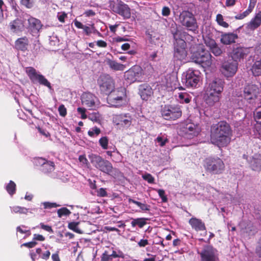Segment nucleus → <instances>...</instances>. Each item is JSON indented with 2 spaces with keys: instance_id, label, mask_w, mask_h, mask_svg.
I'll return each mask as SVG.
<instances>
[{
  "instance_id": "nucleus-52",
  "label": "nucleus",
  "mask_w": 261,
  "mask_h": 261,
  "mask_svg": "<svg viewBox=\"0 0 261 261\" xmlns=\"http://www.w3.org/2000/svg\"><path fill=\"white\" fill-rule=\"evenodd\" d=\"M46 160L42 158L34 159V163L36 166H40L42 168Z\"/></svg>"
},
{
  "instance_id": "nucleus-18",
  "label": "nucleus",
  "mask_w": 261,
  "mask_h": 261,
  "mask_svg": "<svg viewBox=\"0 0 261 261\" xmlns=\"http://www.w3.org/2000/svg\"><path fill=\"white\" fill-rule=\"evenodd\" d=\"M199 253L201 257V261L218 260L217 251L212 246H207L204 247Z\"/></svg>"
},
{
  "instance_id": "nucleus-29",
  "label": "nucleus",
  "mask_w": 261,
  "mask_h": 261,
  "mask_svg": "<svg viewBox=\"0 0 261 261\" xmlns=\"http://www.w3.org/2000/svg\"><path fill=\"white\" fill-rule=\"evenodd\" d=\"M140 95L143 100H147L153 93L151 88L147 85H141L139 88Z\"/></svg>"
},
{
  "instance_id": "nucleus-54",
  "label": "nucleus",
  "mask_w": 261,
  "mask_h": 261,
  "mask_svg": "<svg viewBox=\"0 0 261 261\" xmlns=\"http://www.w3.org/2000/svg\"><path fill=\"white\" fill-rule=\"evenodd\" d=\"M211 49L212 52L216 56H220L222 53L221 49L219 46H218L217 44L215 46H213V47Z\"/></svg>"
},
{
  "instance_id": "nucleus-42",
  "label": "nucleus",
  "mask_w": 261,
  "mask_h": 261,
  "mask_svg": "<svg viewBox=\"0 0 261 261\" xmlns=\"http://www.w3.org/2000/svg\"><path fill=\"white\" fill-rule=\"evenodd\" d=\"M155 141L159 144V145L162 147L164 146L167 142H168V140L166 137L161 134L158 136Z\"/></svg>"
},
{
  "instance_id": "nucleus-8",
  "label": "nucleus",
  "mask_w": 261,
  "mask_h": 261,
  "mask_svg": "<svg viewBox=\"0 0 261 261\" xmlns=\"http://www.w3.org/2000/svg\"><path fill=\"white\" fill-rule=\"evenodd\" d=\"M200 74L198 70L189 69L182 75V84L187 87H196L200 79Z\"/></svg>"
},
{
  "instance_id": "nucleus-9",
  "label": "nucleus",
  "mask_w": 261,
  "mask_h": 261,
  "mask_svg": "<svg viewBox=\"0 0 261 261\" xmlns=\"http://www.w3.org/2000/svg\"><path fill=\"white\" fill-rule=\"evenodd\" d=\"M161 114L165 119L174 120L181 116L182 112L178 106L165 105L162 109Z\"/></svg>"
},
{
  "instance_id": "nucleus-4",
  "label": "nucleus",
  "mask_w": 261,
  "mask_h": 261,
  "mask_svg": "<svg viewBox=\"0 0 261 261\" xmlns=\"http://www.w3.org/2000/svg\"><path fill=\"white\" fill-rule=\"evenodd\" d=\"M193 62L201 65L203 68L210 67L212 64V56L210 52L201 46L194 52L191 56Z\"/></svg>"
},
{
  "instance_id": "nucleus-28",
  "label": "nucleus",
  "mask_w": 261,
  "mask_h": 261,
  "mask_svg": "<svg viewBox=\"0 0 261 261\" xmlns=\"http://www.w3.org/2000/svg\"><path fill=\"white\" fill-rule=\"evenodd\" d=\"M238 38V35L232 33H225L221 35V42L222 43L228 45L235 42Z\"/></svg>"
},
{
  "instance_id": "nucleus-15",
  "label": "nucleus",
  "mask_w": 261,
  "mask_h": 261,
  "mask_svg": "<svg viewBox=\"0 0 261 261\" xmlns=\"http://www.w3.org/2000/svg\"><path fill=\"white\" fill-rule=\"evenodd\" d=\"M186 43L183 39H176L174 43V58L177 60L182 61L187 55L186 50Z\"/></svg>"
},
{
  "instance_id": "nucleus-64",
  "label": "nucleus",
  "mask_w": 261,
  "mask_h": 261,
  "mask_svg": "<svg viewBox=\"0 0 261 261\" xmlns=\"http://www.w3.org/2000/svg\"><path fill=\"white\" fill-rule=\"evenodd\" d=\"M96 44L99 47L106 48L107 47V43L102 40H99L96 41Z\"/></svg>"
},
{
  "instance_id": "nucleus-19",
  "label": "nucleus",
  "mask_w": 261,
  "mask_h": 261,
  "mask_svg": "<svg viewBox=\"0 0 261 261\" xmlns=\"http://www.w3.org/2000/svg\"><path fill=\"white\" fill-rule=\"evenodd\" d=\"M132 117L129 114L115 115L113 117V122L117 125L128 127L132 124Z\"/></svg>"
},
{
  "instance_id": "nucleus-51",
  "label": "nucleus",
  "mask_w": 261,
  "mask_h": 261,
  "mask_svg": "<svg viewBox=\"0 0 261 261\" xmlns=\"http://www.w3.org/2000/svg\"><path fill=\"white\" fill-rule=\"evenodd\" d=\"M44 208H51L61 206L55 202H44L43 203Z\"/></svg>"
},
{
  "instance_id": "nucleus-34",
  "label": "nucleus",
  "mask_w": 261,
  "mask_h": 261,
  "mask_svg": "<svg viewBox=\"0 0 261 261\" xmlns=\"http://www.w3.org/2000/svg\"><path fill=\"white\" fill-rule=\"evenodd\" d=\"M132 220L131 222L132 226L134 227L136 226H138L140 228H142L144 225L146 224V221L148 220V218H139L137 219H131Z\"/></svg>"
},
{
  "instance_id": "nucleus-44",
  "label": "nucleus",
  "mask_w": 261,
  "mask_h": 261,
  "mask_svg": "<svg viewBox=\"0 0 261 261\" xmlns=\"http://www.w3.org/2000/svg\"><path fill=\"white\" fill-rule=\"evenodd\" d=\"M58 217L61 218L63 216H68L71 214L70 211L66 207H62L57 211Z\"/></svg>"
},
{
  "instance_id": "nucleus-60",
  "label": "nucleus",
  "mask_w": 261,
  "mask_h": 261,
  "mask_svg": "<svg viewBox=\"0 0 261 261\" xmlns=\"http://www.w3.org/2000/svg\"><path fill=\"white\" fill-rule=\"evenodd\" d=\"M171 13L170 9L169 7L164 6L162 8V14L164 16H168Z\"/></svg>"
},
{
  "instance_id": "nucleus-40",
  "label": "nucleus",
  "mask_w": 261,
  "mask_h": 261,
  "mask_svg": "<svg viewBox=\"0 0 261 261\" xmlns=\"http://www.w3.org/2000/svg\"><path fill=\"white\" fill-rule=\"evenodd\" d=\"M15 187L16 185L14 182L12 181H10V182L6 186V190L8 192V193L11 195H12L15 193Z\"/></svg>"
},
{
  "instance_id": "nucleus-48",
  "label": "nucleus",
  "mask_w": 261,
  "mask_h": 261,
  "mask_svg": "<svg viewBox=\"0 0 261 261\" xmlns=\"http://www.w3.org/2000/svg\"><path fill=\"white\" fill-rule=\"evenodd\" d=\"M79 223L77 222H70L68 224V228L78 233H81V231L78 227Z\"/></svg>"
},
{
  "instance_id": "nucleus-27",
  "label": "nucleus",
  "mask_w": 261,
  "mask_h": 261,
  "mask_svg": "<svg viewBox=\"0 0 261 261\" xmlns=\"http://www.w3.org/2000/svg\"><path fill=\"white\" fill-rule=\"evenodd\" d=\"M189 223L192 228L197 231L205 230V224L200 219L192 218L189 220Z\"/></svg>"
},
{
  "instance_id": "nucleus-41",
  "label": "nucleus",
  "mask_w": 261,
  "mask_h": 261,
  "mask_svg": "<svg viewBox=\"0 0 261 261\" xmlns=\"http://www.w3.org/2000/svg\"><path fill=\"white\" fill-rule=\"evenodd\" d=\"M216 21L217 22L219 25L224 28H227L229 27L228 23L224 21L223 17L220 14H218L217 15Z\"/></svg>"
},
{
  "instance_id": "nucleus-16",
  "label": "nucleus",
  "mask_w": 261,
  "mask_h": 261,
  "mask_svg": "<svg viewBox=\"0 0 261 261\" xmlns=\"http://www.w3.org/2000/svg\"><path fill=\"white\" fill-rule=\"evenodd\" d=\"M249 165L250 169L254 172H261V153H255L245 158Z\"/></svg>"
},
{
  "instance_id": "nucleus-57",
  "label": "nucleus",
  "mask_w": 261,
  "mask_h": 261,
  "mask_svg": "<svg viewBox=\"0 0 261 261\" xmlns=\"http://www.w3.org/2000/svg\"><path fill=\"white\" fill-rule=\"evenodd\" d=\"M58 111L60 116L65 117L67 114V110L64 105H61L58 108Z\"/></svg>"
},
{
  "instance_id": "nucleus-5",
  "label": "nucleus",
  "mask_w": 261,
  "mask_h": 261,
  "mask_svg": "<svg viewBox=\"0 0 261 261\" xmlns=\"http://www.w3.org/2000/svg\"><path fill=\"white\" fill-rule=\"evenodd\" d=\"M177 20L187 30L194 33L197 31L198 25L197 20L193 13L190 11H182L179 14Z\"/></svg>"
},
{
  "instance_id": "nucleus-37",
  "label": "nucleus",
  "mask_w": 261,
  "mask_h": 261,
  "mask_svg": "<svg viewBox=\"0 0 261 261\" xmlns=\"http://www.w3.org/2000/svg\"><path fill=\"white\" fill-rule=\"evenodd\" d=\"M41 170L45 173L53 171L54 170V163L53 162L46 161Z\"/></svg>"
},
{
  "instance_id": "nucleus-24",
  "label": "nucleus",
  "mask_w": 261,
  "mask_h": 261,
  "mask_svg": "<svg viewBox=\"0 0 261 261\" xmlns=\"http://www.w3.org/2000/svg\"><path fill=\"white\" fill-rule=\"evenodd\" d=\"M165 80H166V82L164 83V82L163 81V84L167 87L170 88L171 89H184V88L181 86H176L177 83V78L176 76L167 74L166 76H165Z\"/></svg>"
},
{
  "instance_id": "nucleus-43",
  "label": "nucleus",
  "mask_w": 261,
  "mask_h": 261,
  "mask_svg": "<svg viewBox=\"0 0 261 261\" xmlns=\"http://www.w3.org/2000/svg\"><path fill=\"white\" fill-rule=\"evenodd\" d=\"M109 139L107 137H102L99 140V143L100 146L103 149L108 148Z\"/></svg>"
},
{
  "instance_id": "nucleus-3",
  "label": "nucleus",
  "mask_w": 261,
  "mask_h": 261,
  "mask_svg": "<svg viewBox=\"0 0 261 261\" xmlns=\"http://www.w3.org/2000/svg\"><path fill=\"white\" fill-rule=\"evenodd\" d=\"M88 158L93 166L105 173L115 176L120 172L118 169L113 167L109 161L97 154L91 153L88 155Z\"/></svg>"
},
{
  "instance_id": "nucleus-11",
  "label": "nucleus",
  "mask_w": 261,
  "mask_h": 261,
  "mask_svg": "<svg viewBox=\"0 0 261 261\" xmlns=\"http://www.w3.org/2000/svg\"><path fill=\"white\" fill-rule=\"evenodd\" d=\"M98 83L101 92L106 95L109 94L114 90L115 86L113 80L109 75H102L98 80Z\"/></svg>"
},
{
  "instance_id": "nucleus-61",
  "label": "nucleus",
  "mask_w": 261,
  "mask_h": 261,
  "mask_svg": "<svg viewBox=\"0 0 261 261\" xmlns=\"http://www.w3.org/2000/svg\"><path fill=\"white\" fill-rule=\"evenodd\" d=\"M67 17V14L65 12H60L58 13L57 17L58 20L61 22H65V18Z\"/></svg>"
},
{
  "instance_id": "nucleus-2",
  "label": "nucleus",
  "mask_w": 261,
  "mask_h": 261,
  "mask_svg": "<svg viewBox=\"0 0 261 261\" xmlns=\"http://www.w3.org/2000/svg\"><path fill=\"white\" fill-rule=\"evenodd\" d=\"M224 82L220 79H215L206 87L204 96L205 103L210 107L219 103L223 91Z\"/></svg>"
},
{
  "instance_id": "nucleus-55",
  "label": "nucleus",
  "mask_w": 261,
  "mask_h": 261,
  "mask_svg": "<svg viewBox=\"0 0 261 261\" xmlns=\"http://www.w3.org/2000/svg\"><path fill=\"white\" fill-rule=\"evenodd\" d=\"M96 195L98 197H103L108 195L106 189L104 188H100L96 190Z\"/></svg>"
},
{
  "instance_id": "nucleus-31",
  "label": "nucleus",
  "mask_w": 261,
  "mask_h": 261,
  "mask_svg": "<svg viewBox=\"0 0 261 261\" xmlns=\"http://www.w3.org/2000/svg\"><path fill=\"white\" fill-rule=\"evenodd\" d=\"M176 99L181 103H188L192 99V96L187 92H180L175 96Z\"/></svg>"
},
{
  "instance_id": "nucleus-1",
  "label": "nucleus",
  "mask_w": 261,
  "mask_h": 261,
  "mask_svg": "<svg viewBox=\"0 0 261 261\" xmlns=\"http://www.w3.org/2000/svg\"><path fill=\"white\" fill-rule=\"evenodd\" d=\"M211 142L219 147L229 144L232 137V130L226 121H221L213 124L211 128Z\"/></svg>"
},
{
  "instance_id": "nucleus-33",
  "label": "nucleus",
  "mask_w": 261,
  "mask_h": 261,
  "mask_svg": "<svg viewBox=\"0 0 261 261\" xmlns=\"http://www.w3.org/2000/svg\"><path fill=\"white\" fill-rule=\"evenodd\" d=\"M29 41L26 37L17 39V49L25 51L28 50Z\"/></svg>"
},
{
  "instance_id": "nucleus-17",
  "label": "nucleus",
  "mask_w": 261,
  "mask_h": 261,
  "mask_svg": "<svg viewBox=\"0 0 261 261\" xmlns=\"http://www.w3.org/2000/svg\"><path fill=\"white\" fill-rule=\"evenodd\" d=\"M259 93L258 87L254 84H249L244 89V97L248 103H253Z\"/></svg>"
},
{
  "instance_id": "nucleus-56",
  "label": "nucleus",
  "mask_w": 261,
  "mask_h": 261,
  "mask_svg": "<svg viewBox=\"0 0 261 261\" xmlns=\"http://www.w3.org/2000/svg\"><path fill=\"white\" fill-rule=\"evenodd\" d=\"M77 111L79 114H81L82 119H85L87 118V115L86 114V110L85 108L79 107L77 109Z\"/></svg>"
},
{
  "instance_id": "nucleus-6",
  "label": "nucleus",
  "mask_w": 261,
  "mask_h": 261,
  "mask_svg": "<svg viewBox=\"0 0 261 261\" xmlns=\"http://www.w3.org/2000/svg\"><path fill=\"white\" fill-rule=\"evenodd\" d=\"M107 101L111 107H119L125 105L127 100L125 89L121 88L114 90L108 95Z\"/></svg>"
},
{
  "instance_id": "nucleus-13",
  "label": "nucleus",
  "mask_w": 261,
  "mask_h": 261,
  "mask_svg": "<svg viewBox=\"0 0 261 261\" xmlns=\"http://www.w3.org/2000/svg\"><path fill=\"white\" fill-rule=\"evenodd\" d=\"M238 68V63L229 58L222 63L220 71L225 77H229L236 73Z\"/></svg>"
},
{
  "instance_id": "nucleus-39",
  "label": "nucleus",
  "mask_w": 261,
  "mask_h": 261,
  "mask_svg": "<svg viewBox=\"0 0 261 261\" xmlns=\"http://www.w3.org/2000/svg\"><path fill=\"white\" fill-rule=\"evenodd\" d=\"M17 231H19L22 234H25L24 237H27L31 235L30 228L24 225L17 227Z\"/></svg>"
},
{
  "instance_id": "nucleus-30",
  "label": "nucleus",
  "mask_w": 261,
  "mask_h": 261,
  "mask_svg": "<svg viewBox=\"0 0 261 261\" xmlns=\"http://www.w3.org/2000/svg\"><path fill=\"white\" fill-rule=\"evenodd\" d=\"M107 63L110 68L116 71H123L125 69V65L119 63L117 62L110 60H107Z\"/></svg>"
},
{
  "instance_id": "nucleus-7",
  "label": "nucleus",
  "mask_w": 261,
  "mask_h": 261,
  "mask_svg": "<svg viewBox=\"0 0 261 261\" xmlns=\"http://www.w3.org/2000/svg\"><path fill=\"white\" fill-rule=\"evenodd\" d=\"M204 166L206 171L214 174H221L225 169L223 162L218 157L206 158Z\"/></svg>"
},
{
  "instance_id": "nucleus-23",
  "label": "nucleus",
  "mask_w": 261,
  "mask_h": 261,
  "mask_svg": "<svg viewBox=\"0 0 261 261\" xmlns=\"http://www.w3.org/2000/svg\"><path fill=\"white\" fill-rule=\"evenodd\" d=\"M24 22L28 23V28L39 31L42 28L41 21L35 18L31 17L27 14H22Z\"/></svg>"
},
{
  "instance_id": "nucleus-14",
  "label": "nucleus",
  "mask_w": 261,
  "mask_h": 261,
  "mask_svg": "<svg viewBox=\"0 0 261 261\" xmlns=\"http://www.w3.org/2000/svg\"><path fill=\"white\" fill-rule=\"evenodd\" d=\"M109 7L114 13H117L124 19H128L131 16L130 9L127 5L120 1L117 4L111 2Z\"/></svg>"
},
{
  "instance_id": "nucleus-50",
  "label": "nucleus",
  "mask_w": 261,
  "mask_h": 261,
  "mask_svg": "<svg viewBox=\"0 0 261 261\" xmlns=\"http://www.w3.org/2000/svg\"><path fill=\"white\" fill-rule=\"evenodd\" d=\"M142 178L148 183L152 184L154 181V177L149 173H146L142 175Z\"/></svg>"
},
{
  "instance_id": "nucleus-58",
  "label": "nucleus",
  "mask_w": 261,
  "mask_h": 261,
  "mask_svg": "<svg viewBox=\"0 0 261 261\" xmlns=\"http://www.w3.org/2000/svg\"><path fill=\"white\" fill-rule=\"evenodd\" d=\"M113 158V161L116 162H120L121 160L122 157L120 153L116 149L115 152L114 153Z\"/></svg>"
},
{
  "instance_id": "nucleus-46",
  "label": "nucleus",
  "mask_w": 261,
  "mask_h": 261,
  "mask_svg": "<svg viewBox=\"0 0 261 261\" xmlns=\"http://www.w3.org/2000/svg\"><path fill=\"white\" fill-rule=\"evenodd\" d=\"M252 11L249 8H248L246 11H245L243 13L239 14L235 16L234 18L236 19L241 20L243 19L246 17H247Z\"/></svg>"
},
{
  "instance_id": "nucleus-35",
  "label": "nucleus",
  "mask_w": 261,
  "mask_h": 261,
  "mask_svg": "<svg viewBox=\"0 0 261 261\" xmlns=\"http://www.w3.org/2000/svg\"><path fill=\"white\" fill-rule=\"evenodd\" d=\"M37 253L39 255V257L44 260L48 259L50 255V252L49 250L43 251L40 248H37Z\"/></svg>"
},
{
  "instance_id": "nucleus-49",
  "label": "nucleus",
  "mask_w": 261,
  "mask_h": 261,
  "mask_svg": "<svg viewBox=\"0 0 261 261\" xmlns=\"http://www.w3.org/2000/svg\"><path fill=\"white\" fill-rule=\"evenodd\" d=\"M20 3L22 5L29 9L32 8L34 6L33 0H21Z\"/></svg>"
},
{
  "instance_id": "nucleus-45",
  "label": "nucleus",
  "mask_w": 261,
  "mask_h": 261,
  "mask_svg": "<svg viewBox=\"0 0 261 261\" xmlns=\"http://www.w3.org/2000/svg\"><path fill=\"white\" fill-rule=\"evenodd\" d=\"M87 118L93 122H98L100 120V115L98 113L94 112L89 114Z\"/></svg>"
},
{
  "instance_id": "nucleus-26",
  "label": "nucleus",
  "mask_w": 261,
  "mask_h": 261,
  "mask_svg": "<svg viewBox=\"0 0 261 261\" xmlns=\"http://www.w3.org/2000/svg\"><path fill=\"white\" fill-rule=\"evenodd\" d=\"M261 24V11L255 14L253 18L247 24V28L253 31L258 28Z\"/></svg>"
},
{
  "instance_id": "nucleus-36",
  "label": "nucleus",
  "mask_w": 261,
  "mask_h": 261,
  "mask_svg": "<svg viewBox=\"0 0 261 261\" xmlns=\"http://www.w3.org/2000/svg\"><path fill=\"white\" fill-rule=\"evenodd\" d=\"M22 14L24 13H22L19 15V18H17V30L22 31L28 28V23L24 22Z\"/></svg>"
},
{
  "instance_id": "nucleus-12",
  "label": "nucleus",
  "mask_w": 261,
  "mask_h": 261,
  "mask_svg": "<svg viewBox=\"0 0 261 261\" xmlns=\"http://www.w3.org/2000/svg\"><path fill=\"white\" fill-rule=\"evenodd\" d=\"M25 72L29 76L30 79L33 83L38 82L40 84L48 87L49 89H51L50 83L48 80L42 74L33 67H29L25 69Z\"/></svg>"
},
{
  "instance_id": "nucleus-25",
  "label": "nucleus",
  "mask_w": 261,
  "mask_h": 261,
  "mask_svg": "<svg viewBox=\"0 0 261 261\" xmlns=\"http://www.w3.org/2000/svg\"><path fill=\"white\" fill-rule=\"evenodd\" d=\"M254 119L256 122L254 129L257 133L258 137L261 138V107H258L254 111Z\"/></svg>"
},
{
  "instance_id": "nucleus-20",
  "label": "nucleus",
  "mask_w": 261,
  "mask_h": 261,
  "mask_svg": "<svg viewBox=\"0 0 261 261\" xmlns=\"http://www.w3.org/2000/svg\"><path fill=\"white\" fill-rule=\"evenodd\" d=\"M201 130L198 125L192 123H188L183 128L184 136L187 139H192L197 136Z\"/></svg>"
},
{
  "instance_id": "nucleus-32",
  "label": "nucleus",
  "mask_w": 261,
  "mask_h": 261,
  "mask_svg": "<svg viewBox=\"0 0 261 261\" xmlns=\"http://www.w3.org/2000/svg\"><path fill=\"white\" fill-rule=\"evenodd\" d=\"M253 75L255 76L261 75V59L255 61L251 68Z\"/></svg>"
},
{
  "instance_id": "nucleus-10",
  "label": "nucleus",
  "mask_w": 261,
  "mask_h": 261,
  "mask_svg": "<svg viewBox=\"0 0 261 261\" xmlns=\"http://www.w3.org/2000/svg\"><path fill=\"white\" fill-rule=\"evenodd\" d=\"M144 73L142 68L138 65L132 67L124 74V77L128 83L142 82L144 80Z\"/></svg>"
},
{
  "instance_id": "nucleus-22",
  "label": "nucleus",
  "mask_w": 261,
  "mask_h": 261,
  "mask_svg": "<svg viewBox=\"0 0 261 261\" xmlns=\"http://www.w3.org/2000/svg\"><path fill=\"white\" fill-rule=\"evenodd\" d=\"M248 53L249 51L248 48L237 47L233 48L230 55L231 59L238 63L241 59H243Z\"/></svg>"
},
{
  "instance_id": "nucleus-59",
  "label": "nucleus",
  "mask_w": 261,
  "mask_h": 261,
  "mask_svg": "<svg viewBox=\"0 0 261 261\" xmlns=\"http://www.w3.org/2000/svg\"><path fill=\"white\" fill-rule=\"evenodd\" d=\"M112 258L110 254L108 253L107 251H105L102 255L101 261H110Z\"/></svg>"
},
{
  "instance_id": "nucleus-53",
  "label": "nucleus",
  "mask_w": 261,
  "mask_h": 261,
  "mask_svg": "<svg viewBox=\"0 0 261 261\" xmlns=\"http://www.w3.org/2000/svg\"><path fill=\"white\" fill-rule=\"evenodd\" d=\"M157 191L159 196L162 199V200L164 202H166L167 201V198L166 196L165 195V191L163 189H158L156 190Z\"/></svg>"
},
{
  "instance_id": "nucleus-63",
  "label": "nucleus",
  "mask_w": 261,
  "mask_h": 261,
  "mask_svg": "<svg viewBox=\"0 0 261 261\" xmlns=\"http://www.w3.org/2000/svg\"><path fill=\"white\" fill-rule=\"evenodd\" d=\"M30 255L32 261H36L39 258V255L37 253V249H36L35 251H32L30 253Z\"/></svg>"
},
{
  "instance_id": "nucleus-62",
  "label": "nucleus",
  "mask_w": 261,
  "mask_h": 261,
  "mask_svg": "<svg viewBox=\"0 0 261 261\" xmlns=\"http://www.w3.org/2000/svg\"><path fill=\"white\" fill-rule=\"evenodd\" d=\"M37 244V242H35V240L33 239L31 242L24 243L22 245L23 246H25L28 248H33Z\"/></svg>"
},
{
  "instance_id": "nucleus-38",
  "label": "nucleus",
  "mask_w": 261,
  "mask_h": 261,
  "mask_svg": "<svg viewBox=\"0 0 261 261\" xmlns=\"http://www.w3.org/2000/svg\"><path fill=\"white\" fill-rule=\"evenodd\" d=\"M128 201L129 203L132 202L137 205L143 211H148L150 210V205L145 203H142L132 199H129Z\"/></svg>"
},
{
  "instance_id": "nucleus-47",
  "label": "nucleus",
  "mask_w": 261,
  "mask_h": 261,
  "mask_svg": "<svg viewBox=\"0 0 261 261\" xmlns=\"http://www.w3.org/2000/svg\"><path fill=\"white\" fill-rule=\"evenodd\" d=\"M100 133V129L96 126L91 128L88 132V135L93 137L97 136Z\"/></svg>"
},
{
  "instance_id": "nucleus-21",
  "label": "nucleus",
  "mask_w": 261,
  "mask_h": 261,
  "mask_svg": "<svg viewBox=\"0 0 261 261\" xmlns=\"http://www.w3.org/2000/svg\"><path fill=\"white\" fill-rule=\"evenodd\" d=\"M82 103L87 107H95L98 105V100L96 96L90 92L84 93L81 96Z\"/></svg>"
}]
</instances>
